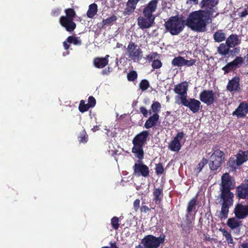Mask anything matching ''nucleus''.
<instances>
[{
  "label": "nucleus",
  "mask_w": 248,
  "mask_h": 248,
  "mask_svg": "<svg viewBox=\"0 0 248 248\" xmlns=\"http://www.w3.org/2000/svg\"><path fill=\"white\" fill-rule=\"evenodd\" d=\"M234 180H232L229 174L224 173L221 176L220 198L222 200L221 209L220 213V219L227 218L229 209L233 205V194L231 190L233 188Z\"/></svg>",
  "instance_id": "nucleus-1"
},
{
  "label": "nucleus",
  "mask_w": 248,
  "mask_h": 248,
  "mask_svg": "<svg viewBox=\"0 0 248 248\" xmlns=\"http://www.w3.org/2000/svg\"><path fill=\"white\" fill-rule=\"evenodd\" d=\"M208 18L202 10L191 12L185 20L186 25L191 30L203 32L206 30Z\"/></svg>",
  "instance_id": "nucleus-2"
},
{
  "label": "nucleus",
  "mask_w": 248,
  "mask_h": 248,
  "mask_svg": "<svg viewBox=\"0 0 248 248\" xmlns=\"http://www.w3.org/2000/svg\"><path fill=\"white\" fill-rule=\"evenodd\" d=\"M150 135L149 132L143 130L136 135L132 140L133 146L132 152L135 154V156L140 160L144 157L143 146L146 143Z\"/></svg>",
  "instance_id": "nucleus-3"
},
{
  "label": "nucleus",
  "mask_w": 248,
  "mask_h": 248,
  "mask_svg": "<svg viewBox=\"0 0 248 248\" xmlns=\"http://www.w3.org/2000/svg\"><path fill=\"white\" fill-rule=\"evenodd\" d=\"M185 25V20L182 15L171 16L164 24L166 31L169 32L172 35H177L180 33Z\"/></svg>",
  "instance_id": "nucleus-4"
},
{
  "label": "nucleus",
  "mask_w": 248,
  "mask_h": 248,
  "mask_svg": "<svg viewBox=\"0 0 248 248\" xmlns=\"http://www.w3.org/2000/svg\"><path fill=\"white\" fill-rule=\"evenodd\" d=\"M65 16H62L59 18V23L61 26L65 28L67 31L71 32L76 28L77 25L74 21L76 16L74 9L69 8L64 10Z\"/></svg>",
  "instance_id": "nucleus-5"
},
{
  "label": "nucleus",
  "mask_w": 248,
  "mask_h": 248,
  "mask_svg": "<svg viewBox=\"0 0 248 248\" xmlns=\"http://www.w3.org/2000/svg\"><path fill=\"white\" fill-rule=\"evenodd\" d=\"M212 150L213 152L209 158V167L214 171L217 170L224 161L225 154L216 146H214Z\"/></svg>",
  "instance_id": "nucleus-6"
},
{
  "label": "nucleus",
  "mask_w": 248,
  "mask_h": 248,
  "mask_svg": "<svg viewBox=\"0 0 248 248\" xmlns=\"http://www.w3.org/2000/svg\"><path fill=\"white\" fill-rule=\"evenodd\" d=\"M165 235L156 237L153 235H147L142 239L141 243L145 248H158L164 243Z\"/></svg>",
  "instance_id": "nucleus-7"
},
{
  "label": "nucleus",
  "mask_w": 248,
  "mask_h": 248,
  "mask_svg": "<svg viewBox=\"0 0 248 248\" xmlns=\"http://www.w3.org/2000/svg\"><path fill=\"white\" fill-rule=\"evenodd\" d=\"M128 58L134 62L140 61L142 57V51L134 42L129 43L125 51Z\"/></svg>",
  "instance_id": "nucleus-8"
},
{
  "label": "nucleus",
  "mask_w": 248,
  "mask_h": 248,
  "mask_svg": "<svg viewBox=\"0 0 248 248\" xmlns=\"http://www.w3.org/2000/svg\"><path fill=\"white\" fill-rule=\"evenodd\" d=\"M236 159L231 157L228 165L233 169H236L245 162L248 159V152L239 150L235 155Z\"/></svg>",
  "instance_id": "nucleus-9"
},
{
  "label": "nucleus",
  "mask_w": 248,
  "mask_h": 248,
  "mask_svg": "<svg viewBox=\"0 0 248 248\" xmlns=\"http://www.w3.org/2000/svg\"><path fill=\"white\" fill-rule=\"evenodd\" d=\"M218 3V0H202L201 4L202 8V11L204 12L208 18L212 16L214 13L217 11V5Z\"/></svg>",
  "instance_id": "nucleus-10"
},
{
  "label": "nucleus",
  "mask_w": 248,
  "mask_h": 248,
  "mask_svg": "<svg viewBox=\"0 0 248 248\" xmlns=\"http://www.w3.org/2000/svg\"><path fill=\"white\" fill-rule=\"evenodd\" d=\"M134 170L133 174L135 176L139 177L142 176L143 177H147L149 176V167L144 164L141 160H139L133 167Z\"/></svg>",
  "instance_id": "nucleus-11"
},
{
  "label": "nucleus",
  "mask_w": 248,
  "mask_h": 248,
  "mask_svg": "<svg viewBox=\"0 0 248 248\" xmlns=\"http://www.w3.org/2000/svg\"><path fill=\"white\" fill-rule=\"evenodd\" d=\"M199 99L204 104L210 106L216 101V97L212 90H203L200 93Z\"/></svg>",
  "instance_id": "nucleus-12"
},
{
  "label": "nucleus",
  "mask_w": 248,
  "mask_h": 248,
  "mask_svg": "<svg viewBox=\"0 0 248 248\" xmlns=\"http://www.w3.org/2000/svg\"><path fill=\"white\" fill-rule=\"evenodd\" d=\"M185 136V133L183 132H178L172 140L169 143L168 149L172 152H178L182 147L181 140Z\"/></svg>",
  "instance_id": "nucleus-13"
},
{
  "label": "nucleus",
  "mask_w": 248,
  "mask_h": 248,
  "mask_svg": "<svg viewBox=\"0 0 248 248\" xmlns=\"http://www.w3.org/2000/svg\"><path fill=\"white\" fill-rule=\"evenodd\" d=\"M181 103L185 107H187L194 113H197L200 110L201 108V103L200 101L195 98H183Z\"/></svg>",
  "instance_id": "nucleus-14"
},
{
  "label": "nucleus",
  "mask_w": 248,
  "mask_h": 248,
  "mask_svg": "<svg viewBox=\"0 0 248 248\" xmlns=\"http://www.w3.org/2000/svg\"><path fill=\"white\" fill-rule=\"evenodd\" d=\"M233 212L237 218L244 219L248 216V205L237 203L235 206Z\"/></svg>",
  "instance_id": "nucleus-15"
},
{
  "label": "nucleus",
  "mask_w": 248,
  "mask_h": 248,
  "mask_svg": "<svg viewBox=\"0 0 248 248\" xmlns=\"http://www.w3.org/2000/svg\"><path fill=\"white\" fill-rule=\"evenodd\" d=\"M188 87L187 82L184 81L177 84L174 87V91L175 93L180 95L181 102H182L183 98H187Z\"/></svg>",
  "instance_id": "nucleus-16"
},
{
  "label": "nucleus",
  "mask_w": 248,
  "mask_h": 248,
  "mask_svg": "<svg viewBox=\"0 0 248 248\" xmlns=\"http://www.w3.org/2000/svg\"><path fill=\"white\" fill-rule=\"evenodd\" d=\"M240 81V79L238 77L232 78L228 82L226 86L227 90L231 93L239 92L241 90Z\"/></svg>",
  "instance_id": "nucleus-17"
},
{
  "label": "nucleus",
  "mask_w": 248,
  "mask_h": 248,
  "mask_svg": "<svg viewBox=\"0 0 248 248\" xmlns=\"http://www.w3.org/2000/svg\"><path fill=\"white\" fill-rule=\"evenodd\" d=\"M248 113V103L243 101L240 103L237 108L232 113L233 116L237 118H244Z\"/></svg>",
  "instance_id": "nucleus-18"
},
{
  "label": "nucleus",
  "mask_w": 248,
  "mask_h": 248,
  "mask_svg": "<svg viewBox=\"0 0 248 248\" xmlns=\"http://www.w3.org/2000/svg\"><path fill=\"white\" fill-rule=\"evenodd\" d=\"M158 0H152L145 6L143 10V14L145 17H152L153 13L155 11Z\"/></svg>",
  "instance_id": "nucleus-19"
},
{
  "label": "nucleus",
  "mask_w": 248,
  "mask_h": 248,
  "mask_svg": "<svg viewBox=\"0 0 248 248\" xmlns=\"http://www.w3.org/2000/svg\"><path fill=\"white\" fill-rule=\"evenodd\" d=\"M154 19L155 17H142L140 16L137 19L138 25L140 28L142 30L148 29L152 26L154 22Z\"/></svg>",
  "instance_id": "nucleus-20"
},
{
  "label": "nucleus",
  "mask_w": 248,
  "mask_h": 248,
  "mask_svg": "<svg viewBox=\"0 0 248 248\" xmlns=\"http://www.w3.org/2000/svg\"><path fill=\"white\" fill-rule=\"evenodd\" d=\"M235 194L239 199H248V183H242L238 186Z\"/></svg>",
  "instance_id": "nucleus-21"
},
{
  "label": "nucleus",
  "mask_w": 248,
  "mask_h": 248,
  "mask_svg": "<svg viewBox=\"0 0 248 248\" xmlns=\"http://www.w3.org/2000/svg\"><path fill=\"white\" fill-rule=\"evenodd\" d=\"M140 0H128L126 4V7L123 12L124 15L128 16L133 13Z\"/></svg>",
  "instance_id": "nucleus-22"
},
{
  "label": "nucleus",
  "mask_w": 248,
  "mask_h": 248,
  "mask_svg": "<svg viewBox=\"0 0 248 248\" xmlns=\"http://www.w3.org/2000/svg\"><path fill=\"white\" fill-rule=\"evenodd\" d=\"M241 43V39L236 34H231L226 40V44L231 47H234L239 46Z\"/></svg>",
  "instance_id": "nucleus-23"
},
{
  "label": "nucleus",
  "mask_w": 248,
  "mask_h": 248,
  "mask_svg": "<svg viewBox=\"0 0 248 248\" xmlns=\"http://www.w3.org/2000/svg\"><path fill=\"white\" fill-rule=\"evenodd\" d=\"M159 119V115L158 114H153L150 116L146 120L144 124V127L146 129H149L155 127L157 125V123Z\"/></svg>",
  "instance_id": "nucleus-24"
},
{
  "label": "nucleus",
  "mask_w": 248,
  "mask_h": 248,
  "mask_svg": "<svg viewBox=\"0 0 248 248\" xmlns=\"http://www.w3.org/2000/svg\"><path fill=\"white\" fill-rule=\"evenodd\" d=\"M154 199L153 201L156 204H159L163 197V188H155L153 191Z\"/></svg>",
  "instance_id": "nucleus-25"
},
{
  "label": "nucleus",
  "mask_w": 248,
  "mask_h": 248,
  "mask_svg": "<svg viewBox=\"0 0 248 248\" xmlns=\"http://www.w3.org/2000/svg\"><path fill=\"white\" fill-rule=\"evenodd\" d=\"M197 205V200L196 198H193L187 203L186 208V219H189L190 214L193 211H195Z\"/></svg>",
  "instance_id": "nucleus-26"
},
{
  "label": "nucleus",
  "mask_w": 248,
  "mask_h": 248,
  "mask_svg": "<svg viewBox=\"0 0 248 248\" xmlns=\"http://www.w3.org/2000/svg\"><path fill=\"white\" fill-rule=\"evenodd\" d=\"M93 64L97 68H103L108 64L106 59H103V57L94 58L93 61Z\"/></svg>",
  "instance_id": "nucleus-27"
},
{
  "label": "nucleus",
  "mask_w": 248,
  "mask_h": 248,
  "mask_svg": "<svg viewBox=\"0 0 248 248\" xmlns=\"http://www.w3.org/2000/svg\"><path fill=\"white\" fill-rule=\"evenodd\" d=\"M235 217H231L228 219L227 224L232 229H234L239 227L241 225V222L239 221Z\"/></svg>",
  "instance_id": "nucleus-28"
},
{
  "label": "nucleus",
  "mask_w": 248,
  "mask_h": 248,
  "mask_svg": "<svg viewBox=\"0 0 248 248\" xmlns=\"http://www.w3.org/2000/svg\"><path fill=\"white\" fill-rule=\"evenodd\" d=\"M230 48L231 47L229 46L226 43H222L217 47V52L221 55L226 56L229 54Z\"/></svg>",
  "instance_id": "nucleus-29"
},
{
  "label": "nucleus",
  "mask_w": 248,
  "mask_h": 248,
  "mask_svg": "<svg viewBox=\"0 0 248 248\" xmlns=\"http://www.w3.org/2000/svg\"><path fill=\"white\" fill-rule=\"evenodd\" d=\"M213 38L216 42H221L224 41L226 38L225 34L223 30H218L214 34Z\"/></svg>",
  "instance_id": "nucleus-30"
},
{
  "label": "nucleus",
  "mask_w": 248,
  "mask_h": 248,
  "mask_svg": "<svg viewBox=\"0 0 248 248\" xmlns=\"http://www.w3.org/2000/svg\"><path fill=\"white\" fill-rule=\"evenodd\" d=\"M97 5L95 3H93L89 5V9L87 12L88 17L93 18L97 13Z\"/></svg>",
  "instance_id": "nucleus-31"
},
{
  "label": "nucleus",
  "mask_w": 248,
  "mask_h": 248,
  "mask_svg": "<svg viewBox=\"0 0 248 248\" xmlns=\"http://www.w3.org/2000/svg\"><path fill=\"white\" fill-rule=\"evenodd\" d=\"M244 59L240 56L236 57V58L231 62L235 70L239 68L244 63Z\"/></svg>",
  "instance_id": "nucleus-32"
},
{
  "label": "nucleus",
  "mask_w": 248,
  "mask_h": 248,
  "mask_svg": "<svg viewBox=\"0 0 248 248\" xmlns=\"http://www.w3.org/2000/svg\"><path fill=\"white\" fill-rule=\"evenodd\" d=\"M184 58L182 56L174 57L172 61L171 64L173 66L182 67L184 66Z\"/></svg>",
  "instance_id": "nucleus-33"
},
{
  "label": "nucleus",
  "mask_w": 248,
  "mask_h": 248,
  "mask_svg": "<svg viewBox=\"0 0 248 248\" xmlns=\"http://www.w3.org/2000/svg\"><path fill=\"white\" fill-rule=\"evenodd\" d=\"M182 230L185 232L186 234H189L193 230V226L192 222L187 220V222L185 224H182L181 225Z\"/></svg>",
  "instance_id": "nucleus-34"
},
{
  "label": "nucleus",
  "mask_w": 248,
  "mask_h": 248,
  "mask_svg": "<svg viewBox=\"0 0 248 248\" xmlns=\"http://www.w3.org/2000/svg\"><path fill=\"white\" fill-rule=\"evenodd\" d=\"M208 160L203 157L201 162L196 166V168H195L194 171L197 174L199 173L203 168L204 166L208 163Z\"/></svg>",
  "instance_id": "nucleus-35"
},
{
  "label": "nucleus",
  "mask_w": 248,
  "mask_h": 248,
  "mask_svg": "<svg viewBox=\"0 0 248 248\" xmlns=\"http://www.w3.org/2000/svg\"><path fill=\"white\" fill-rule=\"evenodd\" d=\"M117 19V17L114 15H113L108 18L103 19L101 22L102 28H103L105 26L110 25L113 22L116 21Z\"/></svg>",
  "instance_id": "nucleus-36"
},
{
  "label": "nucleus",
  "mask_w": 248,
  "mask_h": 248,
  "mask_svg": "<svg viewBox=\"0 0 248 248\" xmlns=\"http://www.w3.org/2000/svg\"><path fill=\"white\" fill-rule=\"evenodd\" d=\"M220 231L222 232L223 235L225 237L228 243L231 245H233L234 241L231 234L224 229H220Z\"/></svg>",
  "instance_id": "nucleus-37"
},
{
  "label": "nucleus",
  "mask_w": 248,
  "mask_h": 248,
  "mask_svg": "<svg viewBox=\"0 0 248 248\" xmlns=\"http://www.w3.org/2000/svg\"><path fill=\"white\" fill-rule=\"evenodd\" d=\"M78 141L80 143H86L88 141V136L85 130L80 132L78 137Z\"/></svg>",
  "instance_id": "nucleus-38"
},
{
  "label": "nucleus",
  "mask_w": 248,
  "mask_h": 248,
  "mask_svg": "<svg viewBox=\"0 0 248 248\" xmlns=\"http://www.w3.org/2000/svg\"><path fill=\"white\" fill-rule=\"evenodd\" d=\"M66 40L69 43H73L75 45H81L82 44L81 41L78 37L74 36H68Z\"/></svg>",
  "instance_id": "nucleus-39"
},
{
  "label": "nucleus",
  "mask_w": 248,
  "mask_h": 248,
  "mask_svg": "<svg viewBox=\"0 0 248 248\" xmlns=\"http://www.w3.org/2000/svg\"><path fill=\"white\" fill-rule=\"evenodd\" d=\"M90 108L89 107L88 104H85V101L81 100L80 101V103L78 106V109L80 112L83 113L87 111Z\"/></svg>",
  "instance_id": "nucleus-40"
},
{
  "label": "nucleus",
  "mask_w": 248,
  "mask_h": 248,
  "mask_svg": "<svg viewBox=\"0 0 248 248\" xmlns=\"http://www.w3.org/2000/svg\"><path fill=\"white\" fill-rule=\"evenodd\" d=\"M161 107V104L159 102L155 101L151 105V109L154 112V114H158V112L160 111Z\"/></svg>",
  "instance_id": "nucleus-41"
},
{
  "label": "nucleus",
  "mask_w": 248,
  "mask_h": 248,
  "mask_svg": "<svg viewBox=\"0 0 248 248\" xmlns=\"http://www.w3.org/2000/svg\"><path fill=\"white\" fill-rule=\"evenodd\" d=\"M110 224L113 229L117 230L120 227L119 218L117 217H113L111 219Z\"/></svg>",
  "instance_id": "nucleus-42"
},
{
  "label": "nucleus",
  "mask_w": 248,
  "mask_h": 248,
  "mask_svg": "<svg viewBox=\"0 0 248 248\" xmlns=\"http://www.w3.org/2000/svg\"><path fill=\"white\" fill-rule=\"evenodd\" d=\"M222 70L223 71L224 74H228L232 71L235 70L231 62H228L226 65L223 67Z\"/></svg>",
  "instance_id": "nucleus-43"
},
{
  "label": "nucleus",
  "mask_w": 248,
  "mask_h": 248,
  "mask_svg": "<svg viewBox=\"0 0 248 248\" xmlns=\"http://www.w3.org/2000/svg\"><path fill=\"white\" fill-rule=\"evenodd\" d=\"M138 74L134 70L130 71L127 75V80L129 81H134L137 79Z\"/></svg>",
  "instance_id": "nucleus-44"
},
{
  "label": "nucleus",
  "mask_w": 248,
  "mask_h": 248,
  "mask_svg": "<svg viewBox=\"0 0 248 248\" xmlns=\"http://www.w3.org/2000/svg\"><path fill=\"white\" fill-rule=\"evenodd\" d=\"M150 84L149 81L146 79H142L141 80L139 84L140 88L142 91H144L148 89L149 87Z\"/></svg>",
  "instance_id": "nucleus-45"
},
{
  "label": "nucleus",
  "mask_w": 248,
  "mask_h": 248,
  "mask_svg": "<svg viewBox=\"0 0 248 248\" xmlns=\"http://www.w3.org/2000/svg\"><path fill=\"white\" fill-rule=\"evenodd\" d=\"M155 171L157 175H161L163 173L164 169L163 164L161 163H159L155 164Z\"/></svg>",
  "instance_id": "nucleus-46"
},
{
  "label": "nucleus",
  "mask_w": 248,
  "mask_h": 248,
  "mask_svg": "<svg viewBox=\"0 0 248 248\" xmlns=\"http://www.w3.org/2000/svg\"><path fill=\"white\" fill-rule=\"evenodd\" d=\"M162 65L161 62L158 60H154L152 63V66L154 69H159Z\"/></svg>",
  "instance_id": "nucleus-47"
},
{
  "label": "nucleus",
  "mask_w": 248,
  "mask_h": 248,
  "mask_svg": "<svg viewBox=\"0 0 248 248\" xmlns=\"http://www.w3.org/2000/svg\"><path fill=\"white\" fill-rule=\"evenodd\" d=\"M158 53L156 52H152L150 54L146 56V59L149 62L153 61V59L157 58Z\"/></svg>",
  "instance_id": "nucleus-48"
},
{
  "label": "nucleus",
  "mask_w": 248,
  "mask_h": 248,
  "mask_svg": "<svg viewBox=\"0 0 248 248\" xmlns=\"http://www.w3.org/2000/svg\"><path fill=\"white\" fill-rule=\"evenodd\" d=\"M196 62V60L195 59H191L189 60H187L184 58V66H186L187 67L192 66L195 64Z\"/></svg>",
  "instance_id": "nucleus-49"
},
{
  "label": "nucleus",
  "mask_w": 248,
  "mask_h": 248,
  "mask_svg": "<svg viewBox=\"0 0 248 248\" xmlns=\"http://www.w3.org/2000/svg\"><path fill=\"white\" fill-rule=\"evenodd\" d=\"M91 108H93L96 105V100L93 96H90L88 98V103Z\"/></svg>",
  "instance_id": "nucleus-50"
},
{
  "label": "nucleus",
  "mask_w": 248,
  "mask_h": 248,
  "mask_svg": "<svg viewBox=\"0 0 248 248\" xmlns=\"http://www.w3.org/2000/svg\"><path fill=\"white\" fill-rule=\"evenodd\" d=\"M140 199H137L134 201L133 202V208L135 212H137L140 208Z\"/></svg>",
  "instance_id": "nucleus-51"
},
{
  "label": "nucleus",
  "mask_w": 248,
  "mask_h": 248,
  "mask_svg": "<svg viewBox=\"0 0 248 248\" xmlns=\"http://www.w3.org/2000/svg\"><path fill=\"white\" fill-rule=\"evenodd\" d=\"M144 203L145 202L142 203V205L140 207V211L141 213H147L150 210V209L147 206L143 205Z\"/></svg>",
  "instance_id": "nucleus-52"
},
{
  "label": "nucleus",
  "mask_w": 248,
  "mask_h": 248,
  "mask_svg": "<svg viewBox=\"0 0 248 248\" xmlns=\"http://www.w3.org/2000/svg\"><path fill=\"white\" fill-rule=\"evenodd\" d=\"M140 111L143 115L144 117H147L148 116V111L145 107H140Z\"/></svg>",
  "instance_id": "nucleus-53"
},
{
  "label": "nucleus",
  "mask_w": 248,
  "mask_h": 248,
  "mask_svg": "<svg viewBox=\"0 0 248 248\" xmlns=\"http://www.w3.org/2000/svg\"><path fill=\"white\" fill-rule=\"evenodd\" d=\"M240 51V47H234V48L232 50H230V52H231L232 56H235L238 54H239Z\"/></svg>",
  "instance_id": "nucleus-54"
},
{
  "label": "nucleus",
  "mask_w": 248,
  "mask_h": 248,
  "mask_svg": "<svg viewBox=\"0 0 248 248\" xmlns=\"http://www.w3.org/2000/svg\"><path fill=\"white\" fill-rule=\"evenodd\" d=\"M248 15V10L247 9H245V10L243 12H242L241 13H239L238 14L239 16L241 18L246 16Z\"/></svg>",
  "instance_id": "nucleus-55"
},
{
  "label": "nucleus",
  "mask_w": 248,
  "mask_h": 248,
  "mask_svg": "<svg viewBox=\"0 0 248 248\" xmlns=\"http://www.w3.org/2000/svg\"><path fill=\"white\" fill-rule=\"evenodd\" d=\"M69 44V43L68 42V41L67 40H66V41H64L63 43V45L64 48L66 50H68L70 47V46Z\"/></svg>",
  "instance_id": "nucleus-56"
},
{
  "label": "nucleus",
  "mask_w": 248,
  "mask_h": 248,
  "mask_svg": "<svg viewBox=\"0 0 248 248\" xmlns=\"http://www.w3.org/2000/svg\"><path fill=\"white\" fill-rule=\"evenodd\" d=\"M60 14V11L58 10L52 11V15L53 16H58Z\"/></svg>",
  "instance_id": "nucleus-57"
},
{
  "label": "nucleus",
  "mask_w": 248,
  "mask_h": 248,
  "mask_svg": "<svg viewBox=\"0 0 248 248\" xmlns=\"http://www.w3.org/2000/svg\"><path fill=\"white\" fill-rule=\"evenodd\" d=\"M110 248H118L117 246L116 243H110Z\"/></svg>",
  "instance_id": "nucleus-58"
},
{
  "label": "nucleus",
  "mask_w": 248,
  "mask_h": 248,
  "mask_svg": "<svg viewBox=\"0 0 248 248\" xmlns=\"http://www.w3.org/2000/svg\"><path fill=\"white\" fill-rule=\"evenodd\" d=\"M109 73V70H106V69H104L103 70H102V74L103 75H108V73Z\"/></svg>",
  "instance_id": "nucleus-59"
},
{
  "label": "nucleus",
  "mask_w": 248,
  "mask_h": 248,
  "mask_svg": "<svg viewBox=\"0 0 248 248\" xmlns=\"http://www.w3.org/2000/svg\"><path fill=\"white\" fill-rule=\"evenodd\" d=\"M241 248H248V243H243L241 245Z\"/></svg>",
  "instance_id": "nucleus-60"
},
{
  "label": "nucleus",
  "mask_w": 248,
  "mask_h": 248,
  "mask_svg": "<svg viewBox=\"0 0 248 248\" xmlns=\"http://www.w3.org/2000/svg\"><path fill=\"white\" fill-rule=\"evenodd\" d=\"M109 57V56L108 55H107L105 56V57L104 58H103V59H106V60L107 61V62H108V57Z\"/></svg>",
  "instance_id": "nucleus-61"
},
{
  "label": "nucleus",
  "mask_w": 248,
  "mask_h": 248,
  "mask_svg": "<svg viewBox=\"0 0 248 248\" xmlns=\"http://www.w3.org/2000/svg\"><path fill=\"white\" fill-rule=\"evenodd\" d=\"M245 58L246 59V62H247V64H248V53L245 57Z\"/></svg>",
  "instance_id": "nucleus-62"
},
{
  "label": "nucleus",
  "mask_w": 248,
  "mask_h": 248,
  "mask_svg": "<svg viewBox=\"0 0 248 248\" xmlns=\"http://www.w3.org/2000/svg\"><path fill=\"white\" fill-rule=\"evenodd\" d=\"M136 248H145V247H142V246H141L140 245H139L138 246H137L136 247Z\"/></svg>",
  "instance_id": "nucleus-63"
},
{
  "label": "nucleus",
  "mask_w": 248,
  "mask_h": 248,
  "mask_svg": "<svg viewBox=\"0 0 248 248\" xmlns=\"http://www.w3.org/2000/svg\"><path fill=\"white\" fill-rule=\"evenodd\" d=\"M189 0L190 1H193L195 3H197V2H198V0Z\"/></svg>",
  "instance_id": "nucleus-64"
}]
</instances>
